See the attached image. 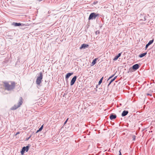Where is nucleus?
<instances>
[{
	"label": "nucleus",
	"instance_id": "obj_26",
	"mask_svg": "<svg viewBox=\"0 0 155 155\" xmlns=\"http://www.w3.org/2000/svg\"><path fill=\"white\" fill-rule=\"evenodd\" d=\"M136 136H135V135H134L132 137H133V141H135V139H136Z\"/></svg>",
	"mask_w": 155,
	"mask_h": 155
},
{
	"label": "nucleus",
	"instance_id": "obj_38",
	"mask_svg": "<svg viewBox=\"0 0 155 155\" xmlns=\"http://www.w3.org/2000/svg\"><path fill=\"white\" fill-rule=\"evenodd\" d=\"M7 1V0H3V3H4V2H6Z\"/></svg>",
	"mask_w": 155,
	"mask_h": 155
},
{
	"label": "nucleus",
	"instance_id": "obj_13",
	"mask_svg": "<svg viewBox=\"0 0 155 155\" xmlns=\"http://www.w3.org/2000/svg\"><path fill=\"white\" fill-rule=\"evenodd\" d=\"M153 41L154 39H153L152 40L150 41L145 46V49H147L149 45L153 43Z\"/></svg>",
	"mask_w": 155,
	"mask_h": 155
},
{
	"label": "nucleus",
	"instance_id": "obj_7",
	"mask_svg": "<svg viewBox=\"0 0 155 155\" xmlns=\"http://www.w3.org/2000/svg\"><path fill=\"white\" fill-rule=\"evenodd\" d=\"M140 66L139 64H135L131 68H130L129 69V71L131 72V71H132V70H133L134 71H135L138 69L139 68Z\"/></svg>",
	"mask_w": 155,
	"mask_h": 155
},
{
	"label": "nucleus",
	"instance_id": "obj_15",
	"mask_svg": "<svg viewBox=\"0 0 155 155\" xmlns=\"http://www.w3.org/2000/svg\"><path fill=\"white\" fill-rule=\"evenodd\" d=\"M129 112L127 110H124L121 114V116L123 117H124L127 115L128 113Z\"/></svg>",
	"mask_w": 155,
	"mask_h": 155
},
{
	"label": "nucleus",
	"instance_id": "obj_3",
	"mask_svg": "<svg viewBox=\"0 0 155 155\" xmlns=\"http://www.w3.org/2000/svg\"><path fill=\"white\" fill-rule=\"evenodd\" d=\"M23 99L22 97H20L19 100L17 103V104H15L11 108V110H15L20 107L23 103Z\"/></svg>",
	"mask_w": 155,
	"mask_h": 155
},
{
	"label": "nucleus",
	"instance_id": "obj_4",
	"mask_svg": "<svg viewBox=\"0 0 155 155\" xmlns=\"http://www.w3.org/2000/svg\"><path fill=\"white\" fill-rule=\"evenodd\" d=\"M99 14L94 12L91 13L89 15L88 18L89 21L95 19L97 17L99 16Z\"/></svg>",
	"mask_w": 155,
	"mask_h": 155
},
{
	"label": "nucleus",
	"instance_id": "obj_19",
	"mask_svg": "<svg viewBox=\"0 0 155 155\" xmlns=\"http://www.w3.org/2000/svg\"><path fill=\"white\" fill-rule=\"evenodd\" d=\"M103 79V77H102L101 78V79H100V80L98 82V85H100L102 83V82Z\"/></svg>",
	"mask_w": 155,
	"mask_h": 155
},
{
	"label": "nucleus",
	"instance_id": "obj_9",
	"mask_svg": "<svg viewBox=\"0 0 155 155\" xmlns=\"http://www.w3.org/2000/svg\"><path fill=\"white\" fill-rule=\"evenodd\" d=\"M77 78V76H75L72 78L70 82V85L71 86L73 85L74 84Z\"/></svg>",
	"mask_w": 155,
	"mask_h": 155
},
{
	"label": "nucleus",
	"instance_id": "obj_16",
	"mask_svg": "<svg viewBox=\"0 0 155 155\" xmlns=\"http://www.w3.org/2000/svg\"><path fill=\"white\" fill-rule=\"evenodd\" d=\"M122 53V52L121 53H119L118 54V55L115 56L114 57V58L113 59V60H114V61L117 60L118 59V58L121 56Z\"/></svg>",
	"mask_w": 155,
	"mask_h": 155
},
{
	"label": "nucleus",
	"instance_id": "obj_11",
	"mask_svg": "<svg viewBox=\"0 0 155 155\" xmlns=\"http://www.w3.org/2000/svg\"><path fill=\"white\" fill-rule=\"evenodd\" d=\"M89 45L85 44H83L81 45V46L80 47V49H85L89 47Z\"/></svg>",
	"mask_w": 155,
	"mask_h": 155
},
{
	"label": "nucleus",
	"instance_id": "obj_21",
	"mask_svg": "<svg viewBox=\"0 0 155 155\" xmlns=\"http://www.w3.org/2000/svg\"><path fill=\"white\" fill-rule=\"evenodd\" d=\"M114 81L113 80V79L110 80V81L109 84L108 85V87L110 84Z\"/></svg>",
	"mask_w": 155,
	"mask_h": 155
},
{
	"label": "nucleus",
	"instance_id": "obj_2",
	"mask_svg": "<svg viewBox=\"0 0 155 155\" xmlns=\"http://www.w3.org/2000/svg\"><path fill=\"white\" fill-rule=\"evenodd\" d=\"M15 34V31L12 30L6 32V35L7 38L12 39Z\"/></svg>",
	"mask_w": 155,
	"mask_h": 155
},
{
	"label": "nucleus",
	"instance_id": "obj_31",
	"mask_svg": "<svg viewBox=\"0 0 155 155\" xmlns=\"http://www.w3.org/2000/svg\"><path fill=\"white\" fill-rule=\"evenodd\" d=\"M147 96H152V94H149V93L147 94Z\"/></svg>",
	"mask_w": 155,
	"mask_h": 155
},
{
	"label": "nucleus",
	"instance_id": "obj_33",
	"mask_svg": "<svg viewBox=\"0 0 155 155\" xmlns=\"http://www.w3.org/2000/svg\"><path fill=\"white\" fill-rule=\"evenodd\" d=\"M7 2L10 3H11V2H12V0H7Z\"/></svg>",
	"mask_w": 155,
	"mask_h": 155
},
{
	"label": "nucleus",
	"instance_id": "obj_8",
	"mask_svg": "<svg viewBox=\"0 0 155 155\" xmlns=\"http://www.w3.org/2000/svg\"><path fill=\"white\" fill-rule=\"evenodd\" d=\"M149 15H146L145 14H143L140 15V20L145 21L146 20L147 18L148 17Z\"/></svg>",
	"mask_w": 155,
	"mask_h": 155
},
{
	"label": "nucleus",
	"instance_id": "obj_25",
	"mask_svg": "<svg viewBox=\"0 0 155 155\" xmlns=\"http://www.w3.org/2000/svg\"><path fill=\"white\" fill-rule=\"evenodd\" d=\"M88 132L87 131H84L83 133H84V134H87L88 135H89L90 134V132H89L88 133H87V132Z\"/></svg>",
	"mask_w": 155,
	"mask_h": 155
},
{
	"label": "nucleus",
	"instance_id": "obj_14",
	"mask_svg": "<svg viewBox=\"0 0 155 155\" xmlns=\"http://www.w3.org/2000/svg\"><path fill=\"white\" fill-rule=\"evenodd\" d=\"M73 74V72H69L65 76L66 80H67L69 77Z\"/></svg>",
	"mask_w": 155,
	"mask_h": 155
},
{
	"label": "nucleus",
	"instance_id": "obj_6",
	"mask_svg": "<svg viewBox=\"0 0 155 155\" xmlns=\"http://www.w3.org/2000/svg\"><path fill=\"white\" fill-rule=\"evenodd\" d=\"M30 144H28V146H26V147H23L22 148L20 151V153L21 155H24V153L25 151L27 152L28 151L30 147Z\"/></svg>",
	"mask_w": 155,
	"mask_h": 155
},
{
	"label": "nucleus",
	"instance_id": "obj_18",
	"mask_svg": "<svg viewBox=\"0 0 155 155\" xmlns=\"http://www.w3.org/2000/svg\"><path fill=\"white\" fill-rule=\"evenodd\" d=\"M147 54V52L142 53L139 55V57L140 58H142L146 55Z\"/></svg>",
	"mask_w": 155,
	"mask_h": 155
},
{
	"label": "nucleus",
	"instance_id": "obj_29",
	"mask_svg": "<svg viewBox=\"0 0 155 155\" xmlns=\"http://www.w3.org/2000/svg\"><path fill=\"white\" fill-rule=\"evenodd\" d=\"M98 85H97L96 86V87L94 88L96 92H97V88H98Z\"/></svg>",
	"mask_w": 155,
	"mask_h": 155
},
{
	"label": "nucleus",
	"instance_id": "obj_30",
	"mask_svg": "<svg viewBox=\"0 0 155 155\" xmlns=\"http://www.w3.org/2000/svg\"><path fill=\"white\" fill-rule=\"evenodd\" d=\"M121 149H120L119 150V155H122V154H121Z\"/></svg>",
	"mask_w": 155,
	"mask_h": 155
},
{
	"label": "nucleus",
	"instance_id": "obj_32",
	"mask_svg": "<svg viewBox=\"0 0 155 155\" xmlns=\"http://www.w3.org/2000/svg\"><path fill=\"white\" fill-rule=\"evenodd\" d=\"M98 2L97 1H95L94 2L93 4L94 5H96L97 3Z\"/></svg>",
	"mask_w": 155,
	"mask_h": 155
},
{
	"label": "nucleus",
	"instance_id": "obj_39",
	"mask_svg": "<svg viewBox=\"0 0 155 155\" xmlns=\"http://www.w3.org/2000/svg\"><path fill=\"white\" fill-rule=\"evenodd\" d=\"M2 2H3V0H1V3H2Z\"/></svg>",
	"mask_w": 155,
	"mask_h": 155
},
{
	"label": "nucleus",
	"instance_id": "obj_28",
	"mask_svg": "<svg viewBox=\"0 0 155 155\" xmlns=\"http://www.w3.org/2000/svg\"><path fill=\"white\" fill-rule=\"evenodd\" d=\"M31 137V135H30L29 137H27L25 139V140H28L30 138V137Z\"/></svg>",
	"mask_w": 155,
	"mask_h": 155
},
{
	"label": "nucleus",
	"instance_id": "obj_36",
	"mask_svg": "<svg viewBox=\"0 0 155 155\" xmlns=\"http://www.w3.org/2000/svg\"><path fill=\"white\" fill-rule=\"evenodd\" d=\"M102 27V25H100L99 26V27L100 28H101Z\"/></svg>",
	"mask_w": 155,
	"mask_h": 155
},
{
	"label": "nucleus",
	"instance_id": "obj_17",
	"mask_svg": "<svg viewBox=\"0 0 155 155\" xmlns=\"http://www.w3.org/2000/svg\"><path fill=\"white\" fill-rule=\"evenodd\" d=\"M97 59L98 58H95L93 60L91 63V66H94L95 65V64L96 63V61Z\"/></svg>",
	"mask_w": 155,
	"mask_h": 155
},
{
	"label": "nucleus",
	"instance_id": "obj_24",
	"mask_svg": "<svg viewBox=\"0 0 155 155\" xmlns=\"http://www.w3.org/2000/svg\"><path fill=\"white\" fill-rule=\"evenodd\" d=\"M68 119H69V118H68L64 122V124H63L64 126L67 123V122H68Z\"/></svg>",
	"mask_w": 155,
	"mask_h": 155
},
{
	"label": "nucleus",
	"instance_id": "obj_22",
	"mask_svg": "<svg viewBox=\"0 0 155 155\" xmlns=\"http://www.w3.org/2000/svg\"><path fill=\"white\" fill-rule=\"evenodd\" d=\"M43 127V125H42L40 127L39 129V130L40 131H41Z\"/></svg>",
	"mask_w": 155,
	"mask_h": 155
},
{
	"label": "nucleus",
	"instance_id": "obj_34",
	"mask_svg": "<svg viewBox=\"0 0 155 155\" xmlns=\"http://www.w3.org/2000/svg\"><path fill=\"white\" fill-rule=\"evenodd\" d=\"M117 76H116L115 77H114L113 78V80L114 81L115 80V79L117 78Z\"/></svg>",
	"mask_w": 155,
	"mask_h": 155
},
{
	"label": "nucleus",
	"instance_id": "obj_35",
	"mask_svg": "<svg viewBox=\"0 0 155 155\" xmlns=\"http://www.w3.org/2000/svg\"><path fill=\"white\" fill-rule=\"evenodd\" d=\"M20 134V132H18L15 134V135H17V134Z\"/></svg>",
	"mask_w": 155,
	"mask_h": 155
},
{
	"label": "nucleus",
	"instance_id": "obj_20",
	"mask_svg": "<svg viewBox=\"0 0 155 155\" xmlns=\"http://www.w3.org/2000/svg\"><path fill=\"white\" fill-rule=\"evenodd\" d=\"M115 73L114 74H113L112 75H111L110 76L109 78L107 80V81H109V80H110V79H111V78H112L115 75Z\"/></svg>",
	"mask_w": 155,
	"mask_h": 155
},
{
	"label": "nucleus",
	"instance_id": "obj_5",
	"mask_svg": "<svg viewBox=\"0 0 155 155\" xmlns=\"http://www.w3.org/2000/svg\"><path fill=\"white\" fill-rule=\"evenodd\" d=\"M43 75L42 74V73L41 72H40L38 74V76L37 77L36 81V83L37 85H40L43 79Z\"/></svg>",
	"mask_w": 155,
	"mask_h": 155
},
{
	"label": "nucleus",
	"instance_id": "obj_27",
	"mask_svg": "<svg viewBox=\"0 0 155 155\" xmlns=\"http://www.w3.org/2000/svg\"><path fill=\"white\" fill-rule=\"evenodd\" d=\"M20 63V61H18H18H17L16 64H15V65L17 66L18 64V65H19V64Z\"/></svg>",
	"mask_w": 155,
	"mask_h": 155
},
{
	"label": "nucleus",
	"instance_id": "obj_12",
	"mask_svg": "<svg viewBox=\"0 0 155 155\" xmlns=\"http://www.w3.org/2000/svg\"><path fill=\"white\" fill-rule=\"evenodd\" d=\"M117 117V115L114 113H112L110 115V119L111 120H113L115 119Z\"/></svg>",
	"mask_w": 155,
	"mask_h": 155
},
{
	"label": "nucleus",
	"instance_id": "obj_10",
	"mask_svg": "<svg viewBox=\"0 0 155 155\" xmlns=\"http://www.w3.org/2000/svg\"><path fill=\"white\" fill-rule=\"evenodd\" d=\"M12 25L15 26H23L25 25L24 24L16 22H13Z\"/></svg>",
	"mask_w": 155,
	"mask_h": 155
},
{
	"label": "nucleus",
	"instance_id": "obj_23",
	"mask_svg": "<svg viewBox=\"0 0 155 155\" xmlns=\"http://www.w3.org/2000/svg\"><path fill=\"white\" fill-rule=\"evenodd\" d=\"M100 31L99 30H97V31L96 32H95V34L96 35H98L100 34Z\"/></svg>",
	"mask_w": 155,
	"mask_h": 155
},
{
	"label": "nucleus",
	"instance_id": "obj_1",
	"mask_svg": "<svg viewBox=\"0 0 155 155\" xmlns=\"http://www.w3.org/2000/svg\"><path fill=\"white\" fill-rule=\"evenodd\" d=\"M4 86L5 89L8 91H10L13 89L15 87V82H12L11 84H10L8 82H4Z\"/></svg>",
	"mask_w": 155,
	"mask_h": 155
},
{
	"label": "nucleus",
	"instance_id": "obj_37",
	"mask_svg": "<svg viewBox=\"0 0 155 155\" xmlns=\"http://www.w3.org/2000/svg\"><path fill=\"white\" fill-rule=\"evenodd\" d=\"M40 131L39 130H38L36 132V133H38V132H40Z\"/></svg>",
	"mask_w": 155,
	"mask_h": 155
}]
</instances>
